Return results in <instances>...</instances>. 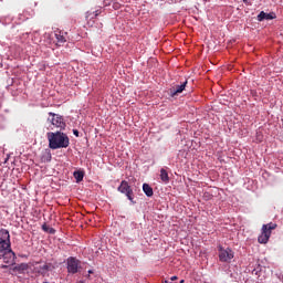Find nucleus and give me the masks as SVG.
Masks as SVG:
<instances>
[{
  "label": "nucleus",
  "instance_id": "nucleus-14",
  "mask_svg": "<svg viewBox=\"0 0 283 283\" xmlns=\"http://www.w3.org/2000/svg\"><path fill=\"white\" fill-rule=\"evenodd\" d=\"M160 180L163 182H165V185H167V182H169V174L167 172V170L165 168L160 169Z\"/></svg>",
  "mask_w": 283,
  "mask_h": 283
},
{
  "label": "nucleus",
  "instance_id": "nucleus-12",
  "mask_svg": "<svg viewBox=\"0 0 283 283\" xmlns=\"http://www.w3.org/2000/svg\"><path fill=\"white\" fill-rule=\"evenodd\" d=\"M103 11L101 9H97L95 11H87L86 12V21H92L93 19H96Z\"/></svg>",
  "mask_w": 283,
  "mask_h": 283
},
{
  "label": "nucleus",
  "instance_id": "nucleus-1",
  "mask_svg": "<svg viewBox=\"0 0 283 283\" xmlns=\"http://www.w3.org/2000/svg\"><path fill=\"white\" fill-rule=\"evenodd\" d=\"M50 149H67L70 147V137L63 132H50L46 134Z\"/></svg>",
  "mask_w": 283,
  "mask_h": 283
},
{
  "label": "nucleus",
  "instance_id": "nucleus-5",
  "mask_svg": "<svg viewBox=\"0 0 283 283\" xmlns=\"http://www.w3.org/2000/svg\"><path fill=\"white\" fill-rule=\"evenodd\" d=\"M0 258L6 264H14L17 254L12 251V249H0Z\"/></svg>",
  "mask_w": 283,
  "mask_h": 283
},
{
  "label": "nucleus",
  "instance_id": "nucleus-20",
  "mask_svg": "<svg viewBox=\"0 0 283 283\" xmlns=\"http://www.w3.org/2000/svg\"><path fill=\"white\" fill-rule=\"evenodd\" d=\"M21 269L23 270V269H28V265L27 264H22L21 265Z\"/></svg>",
  "mask_w": 283,
  "mask_h": 283
},
{
  "label": "nucleus",
  "instance_id": "nucleus-24",
  "mask_svg": "<svg viewBox=\"0 0 283 283\" xmlns=\"http://www.w3.org/2000/svg\"><path fill=\"white\" fill-rule=\"evenodd\" d=\"M163 283H169V282H167V281H164Z\"/></svg>",
  "mask_w": 283,
  "mask_h": 283
},
{
  "label": "nucleus",
  "instance_id": "nucleus-17",
  "mask_svg": "<svg viewBox=\"0 0 283 283\" xmlns=\"http://www.w3.org/2000/svg\"><path fill=\"white\" fill-rule=\"evenodd\" d=\"M55 36H56L57 43H65V41H67V40L65 39V36L62 35L61 33H56Z\"/></svg>",
  "mask_w": 283,
  "mask_h": 283
},
{
  "label": "nucleus",
  "instance_id": "nucleus-23",
  "mask_svg": "<svg viewBox=\"0 0 283 283\" xmlns=\"http://www.w3.org/2000/svg\"><path fill=\"white\" fill-rule=\"evenodd\" d=\"M247 1H249V0H243V3H247Z\"/></svg>",
  "mask_w": 283,
  "mask_h": 283
},
{
  "label": "nucleus",
  "instance_id": "nucleus-3",
  "mask_svg": "<svg viewBox=\"0 0 283 283\" xmlns=\"http://www.w3.org/2000/svg\"><path fill=\"white\" fill-rule=\"evenodd\" d=\"M117 191H119V193H124V196H126L133 205H136V201H134V190L132 189L129 182L123 180L117 188Z\"/></svg>",
  "mask_w": 283,
  "mask_h": 283
},
{
  "label": "nucleus",
  "instance_id": "nucleus-8",
  "mask_svg": "<svg viewBox=\"0 0 283 283\" xmlns=\"http://www.w3.org/2000/svg\"><path fill=\"white\" fill-rule=\"evenodd\" d=\"M233 250L221 249L219 251V260L220 262H231L233 260Z\"/></svg>",
  "mask_w": 283,
  "mask_h": 283
},
{
  "label": "nucleus",
  "instance_id": "nucleus-16",
  "mask_svg": "<svg viewBox=\"0 0 283 283\" xmlns=\"http://www.w3.org/2000/svg\"><path fill=\"white\" fill-rule=\"evenodd\" d=\"M76 182H82L83 178L85 177V174L81 170H77L73 174Z\"/></svg>",
  "mask_w": 283,
  "mask_h": 283
},
{
  "label": "nucleus",
  "instance_id": "nucleus-19",
  "mask_svg": "<svg viewBox=\"0 0 283 283\" xmlns=\"http://www.w3.org/2000/svg\"><path fill=\"white\" fill-rule=\"evenodd\" d=\"M170 280L171 282H175V280H178V276H171Z\"/></svg>",
  "mask_w": 283,
  "mask_h": 283
},
{
  "label": "nucleus",
  "instance_id": "nucleus-13",
  "mask_svg": "<svg viewBox=\"0 0 283 283\" xmlns=\"http://www.w3.org/2000/svg\"><path fill=\"white\" fill-rule=\"evenodd\" d=\"M143 191L147 196V198H151L154 196V188L149 186L148 184L143 185Z\"/></svg>",
  "mask_w": 283,
  "mask_h": 283
},
{
  "label": "nucleus",
  "instance_id": "nucleus-15",
  "mask_svg": "<svg viewBox=\"0 0 283 283\" xmlns=\"http://www.w3.org/2000/svg\"><path fill=\"white\" fill-rule=\"evenodd\" d=\"M42 231H44V233H50L51 235H54L56 233V230L48 226V223L42 224Z\"/></svg>",
  "mask_w": 283,
  "mask_h": 283
},
{
  "label": "nucleus",
  "instance_id": "nucleus-11",
  "mask_svg": "<svg viewBox=\"0 0 283 283\" xmlns=\"http://www.w3.org/2000/svg\"><path fill=\"white\" fill-rule=\"evenodd\" d=\"M275 19V13H266L264 11H261L260 14L258 15V21H273Z\"/></svg>",
  "mask_w": 283,
  "mask_h": 283
},
{
  "label": "nucleus",
  "instance_id": "nucleus-18",
  "mask_svg": "<svg viewBox=\"0 0 283 283\" xmlns=\"http://www.w3.org/2000/svg\"><path fill=\"white\" fill-rule=\"evenodd\" d=\"M73 134H74V136H76V138H78V130L77 129H74Z\"/></svg>",
  "mask_w": 283,
  "mask_h": 283
},
{
  "label": "nucleus",
  "instance_id": "nucleus-6",
  "mask_svg": "<svg viewBox=\"0 0 283 283\" xmlns=\"http://www.w3.org/2000/svg\"><path fill=\"white\" fill-rule=\"evenodd\" d=\"M10 232L6 229L0 230V249H10Z\"/></svg>",
  "mask_w": 283,
  "mask_h": 283
},
{
  "label": "nucleus",
  "instance_id": "nucleus-2",
  "mask_svg": "<svg viewBox=\"0 0 283 283\" xmlns=\"http://www.w3.org/2000/svg\"><path fill=\"white\" fill-rule=\"evenodd\" d=\"M277 229V224L270 222L268 224L262 226V232L259 235L258 240L260 244H266L269 242V238H271V232Z\"/></svg>",
  "mask_w": 283,
  "mask_h": 283
},
{
  "label": "nucleus",
  "instance_id": "nucleus-21",
  "mask_svg": "<svg viewBox=\"0 0 283 283\" xmlns=\"http://www.w3.org/2000/svg\"><path fill=\"white\" fill-rule=\"evenodd\" d=\"M92 273H94L93 270H88V275H92Z\"/></svg>",
  "mask_w": 283,
  "mask_h": 283
},
{
  "label": "nucleus",
  "instance_id": "nucleus-4",
  "mask_svg": "<svg viewBox=\"0 0 283 283\" xmlns=\"http://www.w3.org/2000/svg\"><path fill=\"white\" fill-rule=\"evenodd\" d=\"M49 116L51 117H49L48 120L53 125V127H56L57 129H65L66 124L63 116L54 113H49Z\"/></svg>",
  "mask_w": 283,
  "mask_h": 283
},
{
  "label": "nucleus",
  "instance_id": "nucleus-7",
  "mask_svg": "<svg viewBox=\"0 0 283 283\" xmlns=\"http://www.w3.org/2000/svg\"><path fill=\"white\" fill-rule=\"evenodd\" d=\"M66 264L69 273H72L73 275L75 273H78V266H81V261H78L76 258L70 256L66 261Z\"/></svg>",
  "mask_w": 283,
  "mask_h": 283
},
{
  "label": "nucleus",
  "instance_id": "nucleus-10",
  "mask_svg": "<svg viewBox=\"0 0 283 283\" xmlns=\"http://www.w3.org/2000/svg\"><path fill=\"white\" fill-rule=\"evenodd\" d=\"M187 80L181 83L180 85H177L175 88L170 90V96L174 98V96H178V94H182L185 92V87H187Z\"/></svg>",
  "mask_w": 283,
  "mask_h": 283
},
{
  "label": "nucleus",
  "instance_id": "nucleus-9",
  "mask_svg": "<svg viewBox=\"0 0 283 283\" xmlns=\"http://www.w3.org/2000/svg\"><path fill=\"white\" fill-rule=\"evenodd\" d=\"M35 271H38L40 275H43V277H45V275H50V271H54V265H52L51 263H44L42 265H38L35 268Z\"/></svg>",
  "mask_w": 283,
  "mask_h": 283
},
{
  "label": "nucleus",
  "instance_id": "nucleus-22",
  "mask_svg": "<svg viewBox=\"0 0 283 283\" xmlns=\"http://www.w3.org/2000/svg\"><path fill=\"white\" fill-rule=\"evenodd\" d=\"M179 283H185V280H181Z\"/></svg>",
  "mask_w": 283,
  "mask_h": 283
}]
</instances>
